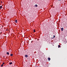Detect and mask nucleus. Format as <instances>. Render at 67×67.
Instances as JSON below:
<instances>
[{"mask_svg": "<svg viewBox=\"0 0 67 67\" xmlns=\"http://www.w3.org/2000/svg\"><path fill=\"white\" fill-rule=\"evenodd\" d=\"M61 30L62 31H63V30H64V28H61Z\"/></svg>", "mask_w": 67, "mask_h": 67, "instance_id": "nucleus-1", "label": "nucleus"}, {"mask_svg": "<svg viewBox=\"0 0 67 67\" xmlns=\"http://www.w3.org/2000/svg\"><path fill=\"white\" fill-rule=\"evenodd\" d=\"M25 57L27 58L28 57V55H26Z\"/></svg>", "mask_w": 67, "mask_h": 67, "instance_id": "nucleus-2", "label": "nucleus"}, {"mask_svg": "<svg viewBox=\"0 0 67 67\" xmlns=\"http://www.w3.org/2000/svg\"><path fill=\"white\" fill-rule=\"evenodd\" d=\"M48 60H51V58H48Z\"/></svg>", "mask_w": 67, "mask_h": 67, "instance_id": "nucleus-3", "label": "nucleus"}, {"mask_svg": "<svg viewBox=\"0 0 67 67\" xmlns=\"http://www.w3.org/2000/svg\"><path fill=\"white\" fill-rule=\"evenodd\" d=\"M15 22H16V23H17L18 20H17L16 19L15 20Z\"/></svg>", "mask_w": 67, "mask_h": 67, "instance_id": "nucleus-4", "label": "nucleus"}, {"mask_svg": "<svg viewBox=\"0 0 67 67\" xmlns=\"http://www.w3.org/2000/svg\"><path fill=\"white\" fill-rule=\"evenodd\" d=\"M35 7H37V5L36 4L35 5Z\"/></svg>", "mask_w": 67, "mask_h": 67, "instance_id": "nucleus-5", "label": "nucleus"}, {"mask_svg": "<svg viewBox=\"0 0 67 67\" xmlns=\"http://www.w3.org/2000/svg\"><path fill=\"white\" fill-rule=\"evenodd\" d=\"M9 65H12V62H11L10 63H9Z\"/></svg>", "mask_w": 67, "mask_h": 67, "instance_id": "nucleus-6", "label": "nucleus"}, {"mask_svg": "<svg viewBox=\"0 0 67 67\" xmlns=\"http://www.w3.org/2000/svg\"><path fill=\"white\" fill-rule=\"evenodd\" d=\"M7 54L8 55H9V52H7Z\"/></svg>", "mask_w": 67, "mask_h": 67, "instance_id": "nucleus-7", "label": "nucleus"}, {"mask_svg": "<svg viewBox=\"0 0 67 67\" xmlns=\"http://www.w3.org/2000/svg\"><path fill=\"white\" fill-rule=\"evenodd\" d=\"M2 6H1L0 7V9H2Z\"/></svg>", "mask_w": 67, "mask_h": 67, "instance_id": "nucleus-8", "label": "nucleus"}, {"mask_svg": "<svg viewBox=\"0 0 67 67\" xmlns=\"http://www.w3.org/2000/svg\"><path fill=\"white\" fill-rule=\"evenodd\" d=\"M60 47V46L59 45H58V48H59Z\"/></svg>", "mask_w": 67, "mask_h": 67, "instance_id": "nucleus-9", "label": "nucleus"}, {"mask_svg": "<svg viewBox=\"0 0 67 67\" xmlns=\"http://www.w3.org/2000/svg\"><path fill=\"white\" fill-rule=\"evenodd\" d=\"M10 56H13V54H11L10 55Z\"/></svg>", "mask_w": 67, "mask_h": 67, "instance_id": "nucleus-10", "label": "nucleus"}, {"mask_svg": "<svg viewBox=\"0 0 67 67\" xmlns=\"http://www.w3.org/2000/svg\"><path fill=\"white\" fill-rule=\"evenodd\" d=\"M55 35H54L53 36V38H55Z\"/></svg>", "mask_w": 67, "mask_h": 67, "instance_id": "nucleus-11", "label": "nucleus"}, {"mask_svg": "<svg viewBox=\"0 0 67 67\" xmlns=\"http://www.w3.org/2000/svg\"><path fill=\"white\" fill-rule=\"evenodd\" d=\"M3 64H2L1 65V67H3Z\"/></svg>", "mask_w": 67, "mask_h": 67, "instance_id": "nucleus-12", "label": "nucleus"}, {"mask_svg": "<svg viewBox=\"0 0 67 67\" xmlns=\"http://www.w3.org/2000/svg\"><path fill=\"white\" fill-rule=\"evenodd\" d=\"M34 32H35V30H34Z\"/></svg>", "mask_w": 67, "mask_h": 67, "instance_id": "nucleus-13", "label": "nucleus"}, {"mask_svg": "<svg viewBox=\"0 0 67 67\" xmlns=\"http://www.w3.org/2000/svg\"><path fill=\"white\" fill-rule=\"evenodd\" d=\"M67 42V41H65L64 43H65V44H66V43Z\"/></svg>", "mask_w": 67, "mask_h": 67, "instance_id": "nucleus-14", "label": "nucleus"}, {"mask_svg": "<svg viewBox=\"0 0 67 67\" xmlns=\"http://www.w3.org/2000/svg\"><path fill=\"white\" fill-rule=\"evenodd\" d=\"M3 64L4 65V62H3Z\"/></svg>", "mask_w": 67, "mask_h": 67, "instance_id": "nucleus-15", "label": "nucleus"}, {"mask_svg": "<svg viewBox=\"0 0 67 67\" xmlns=\"http://www.w3.org/2000/svg\"><path fill=\"white\" fill-rule=\"evenodd\" d=\"M59 0V1H60V0Z\"/></svg>", "mask_w": 67, "mask_h": 67, "instance_id": "nucleus-16", "label": "nucleus"}, {"mask_svg": "<svg viewBox=\"0 0 67 67\" xmlns=\"http://www.w3.org/2000/svg\"><path fill=\"white\" fill-rule=\"evenodd\" d=\"M1 2H2H2L1 1Z\"/></svg>", "mask_w": 67, "mask_h": 67, "instance_id": "nucleus-17", "label": "nucleus"}, {"mask_svg": "<svg viewBox=\"0 0 67 67\" xmlns=\"http://www.w3.org/2000/svg\"><path fill=\"white\" fill-rule=\"evenodd\" d=\"M6 31H8V30H6Z\"/></svg>", "mask_w": 67, "mask_h": 67, "instance_id": "nucleus-18", "label": "nucleus"}, {"mask_svg": "<svg viewBox=\"0 0 67 67\" xmlns=\"http://www.w3.org/2000/svg\"><path fill=\"white\" fill-rule=\"evenodd\" d=\"M35 67H37V66H35Z\"/></svg>", "mask_w": 67, "mask_h": 67, "instance_id": "nucleus-19", "label": "nucleus"}]
</instances>
